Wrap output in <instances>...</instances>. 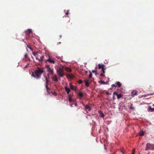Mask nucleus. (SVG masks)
Segmentation results:
<instances>
[{"instance_id": "19", "label": "nucleus", "mask_w": 154, "mask_h": 154, "mask_svg": "<svg viewBox=\"0 0 154 154\" xmlns=\"http://www.w3.org/2000/svg\"><path fill=\"white\" fill-rule=\"evenodd\" d=\"M144 134V132L142 131H140L139 132V135L140 136H143Z\"/></svg>"}, {"instance_id": "21", "label": "nucleus", "mask_w": 154, "mask_h": 154, "mask_svg": "<svg viewBox=\"0 0 154 154\" xmlns=\"http://www.w3.org/2000/svg\"><path fill=\"white\" fill-rule=\"evenodd\" d=\"M65 70L68 72H71L72 71V70L70 68H65Z\"/></svg>"}, {"instance_id": "23", "label": "nucleus", "mask_w": 154, "mask_h": 154, "mask_svg": "<svg viewBox=\"0 0 154 154\" xmlns=\"http://www.w3.org/2000/svg\"><path fill=\"white\" fill-rule=\"evenodd\" d=\"M100 116L103 117H104V115L103 113L101 111H100Z\"/></svg>"}, {"instance_id": "1", "label": "nucleus", "mask_w": 154, "mask_h": 154, "mask_svg": "<svg viewBox=\"0 0 154 154\" xmlns=\"http://www.w3.org/2000/svg\"><path fill=\"white\" fill-rule=\"evenodd\" d=\"M44 72V68H37L32 72V76L38 79L41 77L42 74Z\"/></svg>"}, {"instance_id": "37", "label": "nucleus", "mask_w": 154, "mask_h": 154, "mask_svg": "<svg viewBox=\"0 0 154 154\" xmlns=\"http://www.w3.org/2000/svg\"><path fill=\"white\" fill-rule=\"evenodd\" d=\"M49 67H50V66L49 65H47L46 66V67H47V68Z\"/></svg>"}, {"instance_id": "41", "label": "nucleus", "mask_w": 154, "mask_h": 154, "mask_svg": "<svg viewBox=\"0 0 154 154\" xmlns=\"http://www.w3.org/2000/svg\"><path fill=\"white\" fill-rule=\"evenodd\" d=\"M77 105V103H75V106H76Z\"/></svg>"}, {"instance_id": "11", "label": "nucleus", "mask_w": 154, "mask_h": 154, "mask_svg": "<svg viewBox=\"0 0 154 154\" xmlns=\"http://www.w3.org/2000/svg\"><path fill=\"white\" fill-rule=\"evenodd\" d=\"M85 108L86 110H88V111H90L91 110V108L88 105H86L85 107Z\"/></svg>"}, {"instance_id": "17", "label": "nucleus", "mask_w": 154, "mask_h": 154, "mask_svg": "<svg viewBox=\"0 0 154 154\" xmlns=\"http://www.w3.org/2000/svg\"><path fill=\"white\" fill-rule=\"evenodd\" d=\"M48 72L51 74L52 75L53 74V70L51 69V68H48Z\"/></svg>"}, {"instance_id": "16", "label": "nucleus", "mask_w": 154, "mask_h": 154, "mask_svg": "<svg viewBox=\"0 0 154 154\" xmlns=\"http://www.w3.org/2000/svg\"><path fill=\"white\" fill-rule=\"evenodd\" d=\"M116 84L117 85L119 88H120L122 86V84L120 82H117L116 83Z\"/></svg>"}, {"instance_id": "32", "label": "nucleus", "mask_w": 154, "mask_h": 154, "mask_svg": "<svg viewBox=\"0 0 154 154\" xmlns=\"http://www.w3.org/2000/svg\"><path fill=\"white\" fill-rule=\"evenodd\" d=\"M28 54H26L24 55V57L25 58H27L28 56Z\"/></svg>"}, {"instance_id": "8", "label": "nucleus", "mask_w": 154, "mask_h": 154, "mask_svg": "<svg viewBox=\"0 0 154 154\" xmlns=\"http://www.w3.org/2000/svg\"><path fill=\"white\" fill-rule=\"evenodd\" d=\"M51 79L53 81L57 82L58 81V79L56 76V75H55L51 77Z\"/></svg>"}, {"instance_id": "38", "label": "nucleus", "mask_w": 154, "mask_h": 154, "mask_svg": "<svg viewBox=\"0 0 154 154\" xmlns=\"http://www.w3.org/2000/svg\"><path fill=\"white\" fill-rule=\"evenodd\" d=\"M66 15H67L68 14V12L67 11V12L66 13Z\"/></svg>"}, {"instance_id": "36", "label": "nucleus", "mask_w": 154, "mask_h": 154, "mask_svg": "<svg viewBox=\"0 0 154 154\" xmlns=\"http://www.w3.org/2000/svg\"><path fill=\"white\" fill-rule=\"evenodd\" d=\"M106 94H107V95H109V94H110L108 92H106Z\"/></svg>"}, {"instance_id": "14", "label": "nucleus", "mask_w": 154, "mask_h": 154, "mask_svg": "<svg viewBox=\"0 0 154 154\" xmlns=\"http://www.w3.org/2000/svg\"><path fill=\"white\" fill-rule=\"evenodd\" d=\"M102 69V71L103 72V73H102L100 74V75L101 76H104L105 74V69L106 68H101Z\"/></svg>"}, {"instance_id": "44", "label": "nucleus", "mask_w": 154, "mask_h": 154, "mask_svg": "<svg viewBox=\"0 0 154 154\" xmlns=\"http://www.w3.org/2000/svg\"><path fill=\"white\" fill-rule=\"evenodd\" d=\"M55 92H54V93H53V94H55Z\"/></svg>"}, {"instance_id": "35", "label": "nucleus", "mask_w": 154, "mask_h": 154, "mask_svg": "<svg viewBox=\"0 0 154 154\" xmlns=\"http://www.w3.org/2000/svg\"><path fill=\"white\" fill-rule=\"evenodd\" d=\"M111 86L113 87H116V85L115 84H112V85H111Z\"/></svg>"}, {"instance_id": "9", "label": "nucleus", "mask_w": 154, "mask_h": 154, "mask_svg": "<svg viewBox=\"0 0 154 154\" xmlns=\"http://www.w3.org/2000/svg\"><path fill=\"white\" fill-rule=\"evenodd\" d=\"M44 58V56L42 55L39 58L38 57H36V59L38 60L39 61L42 62L43 61Z\"/></svg>"}, {"instance_id": "7", "label": "nucleus", "mask_w": 154, "mask_h": 154, "mask_svg": "<svg viewBox=\"0 0 154 154\" xmlns=\"http://www.w3.org/2000/svg\"><path fill=\"white\" fill-rule=\"evenodd\" d=\"M69 86L72 90H74L75 91L77 90V87L73 86L70 83L69 84Z\"/></svg>"}, {"instance_id": "3", "label": "nucleus", "mask_w": 154, "mask_h": 154, "mask_svg": "<svg viewBox=\"0 0 154 154\" xmlns=\"http://www.w3.org/2000/svg\"><path fill=\"white\" fill-rule=\"evenodd\" d=\"M145 150H154V144L147 143L146 144V146Z\"/></svg>"}, {"instance_id": "22", "label": "nucleus", "mask_w": 154, "mask_h": 154, "mask_svg": "<svg viewBox=\"0 0 154 154\" xmlns=\"http://www.w3.org/2000/svg\"><path fill=\"white\" fill-rule=\"evenodd\" d=\"M149 110L150 112L154 111V108H152L151 106H149Z\"/></svg>"}, {"instance_id": "6", "label": "nucleus", "mask_w": 154, "mask_h": 154, "mask_svg": "<svg viewBox=\"0 0 154 154\" xmlns=\"http://www.w3.org/2000/svg\"><path fill=\"white\" fill-rule=\"evenodd\" d=\"M113 95H116L117 96V98L118 99H119L121 97H122L123 96V95L121 94H118L115 91L114 92L113 94Z\"/></svg>"}, {"instance_id": "4", "label": "nucleus", "mask_w": 154, "mask_h": 154, "mask_svg": "<svg viewBox=\"0 0 154 154\" xmlns=\"http://www.w3.org/2000/svg\"><path fill=\"white\" fill-rule=\"evenodd\" d=\"M47 63H50L54 64L55 63L54 59L50 57H49L46 60Z\"/></svg>"}, {"instance_id": "13", "label": "nucleus", "mask_w": 154, "mask_h": 154, "mask_svg": "<svg viewBox=\"0 0 154 154\" xmlns=\"http://www.w3.org/2000/svg\"><path fill=\"white\" fill-rule=\"evenodd\" d=\"M65 89L66 91L67 94H69L71 91L69 88L66 86L65 87Z\"/></svg>"}, {"instance_id": "20", "label": "nucleus", "mask_w": 154, "mask_h": 154, "mask_svg": "<svg viewBox=\"0 0 154 154\" xmlns=\"http://www.w3.org/2000/svg\"><path fill=\"white\" fill-rule=\"evenodd\" d=\"M105 66L103 64H99L98 65V67H104Z\"/></svg>"}, {"instance_id": "34", "label": "nucleus", "mask_w": 154, "mask_h": 154, "mask_svg": "<svg viewBox=\"0 0 154 154\" xmlns=\"http://www.w3.org/2000/svg\"><path fill=\"white\" fill-rule=\"evenodd\" d=\"M113 100H115L116 99V98L114 96V95H113Z\"/></svg>"}, {"instance_id": "26", "label": "nucleus", "mask_w": 154, "mask_h": 154, "mask_svg": "<svg viewBox=\"0 0 154 154\" xmlns=\"http://www.w3.org/2000/svg\"><path fill=\"white\" fill-rule=\"evenodd\" d=\"M38 53L37 52H32V54L35 56H36L37 55Z\"/></svg>"}, {"instance_id": "10", "label": "nucleus", "mask_w": 154, "mask_h": 154, "mask_svg": "<svg viewBox=\"0 0 154 154\" xmlns=\"http://www.w3.org/2000/svg\"><path fill=\"white\" fill-rule=\"evenodd\" d=\"M32 33V31L30 29H28L25 31V33L27 35H29L30 34Z\"/></svg>"}, {"instance_id": "12", "label": "nucleus", "mask_w": 154, "mask_h": 154, "mask_svg": "<svg viewBox=\"0 0 154 154\" xmlns=\"http://www.w3.org/2000/svg\"><path fill=\"white\" fill-rule=\"evenodd\" d=\"M78 95L79 98L81 99L83 97V94L80 91H79V92L78 94Z\"/></svg>"}, {"instance_id": "25", "label": "nucleus", "mask_w": 154, "mask_h": 154, "mask_svg": "<svg viewBox=\"0 0 154 154\" xmlns=\"http://www.w3.org/2000/svg\"><path fill=\"white\" fill-rule=\"evenodd\" d=\"M69 101L70 103H71L72 101V100L70 97V95L69 96Z\"/></svg>"}, {"instance_id": "18", "label": "nucleus", "mask_w": 154, "mask_h": 154, "mask_svg": "<svg viewBox=\"0 0 154 154\" xmlns=\"http://www.w3.org/2000/svg\"><path fill=\"white\" fill-rule=\"evenodd\" d=\"M99 82L101 84H107V83L108 82L107 81L105 82L104 81L101 80Z\"/></svg>"}, {"instance_id": "33", "label": "nucleus", "mask_w": 154, "mask_h": 154, "mask_svg": "<svg viewBox=\"0 0 154 154\" xmlns=\"http://www.w3.org/2000/svg\"><path fill=\"white\" fill-rule=\"evenodd\" d=\"M135 152V149H134L132 152V154H134Z\"/></svg>"}, {"instance_id": "30", "label": "nucleus", "mask_w": 154, "mask_h": 154, "mask_svg": "<svg viewBox=\"0 0 154 154\" xmlns=\"http://www.w3.org/2000/svg\"><path fill=\"white\" fill-rule=\"evenodd\" d=\"M67 76L70 78H71L72 77V75H69V74L67 75Z\"/></svg>"}, {"instance_id": "31", "label": "nucleus", "mask_w": 154, "mask_h": 154, "mask_svg": "<svg viewBox=\"0 0 154 154\" xmlns=\"http://www.w3.org/2000/svg\"><path fill=\"white\" fill-rule=\"evenodd\" d=\"M92 72H93V73H95V74H97V72L95 70H93L92 71Z\"/></svg>"}, {"instance_id": "24", "label": "nucleus", "mask_w": 154, "mask_h": 154, "mask_svg": "<svg viewBox=\"0 0 154 154\" xmlns=\"http://www.w3.org/2000/svg\"><path fill=\"white\" fill-rule=\"evenodd\" d=\"M85 84L87 87H88L89 86V82L86 81V80H85Z\"/></svg>"}, {"instance_id": "2", "label": "nucleus", "mask_w": 154, "mask_h": 154, "mask_svg": "<svg viewBox=\"0 0 154 154\" xmlns=\"http://www.w3.org/2000/svg\"><path fill=\"white\" fill-rule=\"evenodd\" d=\"M64 68H57V72L58 75L61 77H63L65 75Z\"/></svg>"}, {"instance_id": "45", "label": "nucleus", "mask_w": 154, "mask_h": 154, "mask_svg": "<svg viewBox=\"0 0 154 154\" xmlns=\"http://www.w3.org/2000/svg\"><path fill=\"white\" fill-rule=\"evenodd\" d=\"M55 92H54V93H53V94H55Z\"/></svg>"}, {"instance_id": "28", "label": "nucleus", "mask_w": 154, "mask_h": 154, "mask_svg": "<svg viewBox=\"0 0 154 154\" xmlns=\"http://www.w3.org/2000/svg\"><path fill=\"white\" fill-rule=\"evenodd\" d=\"M78 82L79 84H81L82 83V81L80 79L79 80Z\"/></svg>"}, {"instance_id": "15", "label": "nucleus", "mask_w": 154, "mask_h": 154, "mask_svg": "<svg viewBox=\"0 0 154 154\" xmlns=\"http://www.w3.org/2000/svg\"><path fill=\"white\" fill-rule=\"evenodd\" d=\"M137 91L136 90L133 91L131 92L132 95L133 96H134L135 95H137Z\"/></svg>"}, {"instance_id": "40", "label": "nucleus", "mask_w": 154, "mask_h": 154, "mask_svg": "<svg viewBox=\"0 0 154 154\" xmlns=\"http://www.w3.org/2000/svg\"><path fill=\"white\" fill-rule=\"evenodd\" d=\"M60 38H61L62 37V35H59Z\"/></svg>"}, {"instance_id": "5", "label": "nucleus", "mask_w": 154, "mask_h": 154, "mask_svg": "<svg viewBox=\"0 0 154 154\" xmlns=\"http://www.w3.org/2000/svg\"><path fill=\"white\" fill-rule=\"evenodd\" d=\"M45 79L46 81L45 83H46V88L47 89V91L49 94H50V93L49 92V90H50V89L49 88L48 86V82H49V80L48 79L47 77L46 76H45Z\"/></svg>"}, {"instance_id": "43", "label": "nucleus", "mask_w": 154, "mask_h": 154, "mask_svg": "<svg viewBox=\"0 0 154 154\" xmlns=\"http://www.w3.org/2000/svg\"><path fill=\"white\" fill-rule=\"evenodd\" d=\"M71 106H72V105H71Z\"/></svg>"}, {"instance_id": "27", "label": "nucleus", "mask_w": 154, "mask_h": 154, "mask_svg": "<svg viewBox=\"0 0 154 154\" xmlns=\"http://www.w3.org/2000/svg\"><path fill=\"white\" fill-rule=\"evenodd\" d=\"M27 48H29L30 49V50H33V49L31 47H30V46L28 45H27Z\"/></svg>"}, {"instance_id": "39", "label": "nucleus", "mask_w": 154, "mask_h": 154, "mask_svg": "<svg viewBox=\"0 0 154 154\" xmlns=\"http://www.w3.org/2000/svg\"><path fill=\"white\" fill-rule=\"evenodd\" d=\"M131 109H134V108L132 107L131 106Z\"/></svg>"}, {"instance_id": "46", "label": "nucleus", "mask_w": 154, "mask_h": 154, "mask_svg": "<svg viewBox=\"0 0 154 154\" xmlns=\"http://www.w3.org/2000/svg\"><path fill=\"white\" fill-rule=\"evenodd\" d=\"M153 106H154V104L153 105Z\"/></svg>"}, {"instance_id": "29", "label": "nucleus", "mask_w": 154, "mask_h": 154, "mask_svg": "<svg viewBox=\"0 0 154 154\" xmlns=\"http://www.w3.org/2000/svg\"><path fill=\"white\" fill-rule=\"evenodd\" d=\"M90 74L89 75V78H92V73L90 71Z\"/></svg>"}, {"instance_id": "42", "label": "nucleus", "mask_w": 154, "mask_h": 154, "mask_svg": "<svg viewBox=\"0 0 154 154\" xmlns=\"http://www.w3.org/2000/svg\"><path fill=\"white\" fill-rule=\"evenodd\" d=\"M146 96H147V95H145L144 96H145V97H146Z\"/></svg>"}]
</instances>
